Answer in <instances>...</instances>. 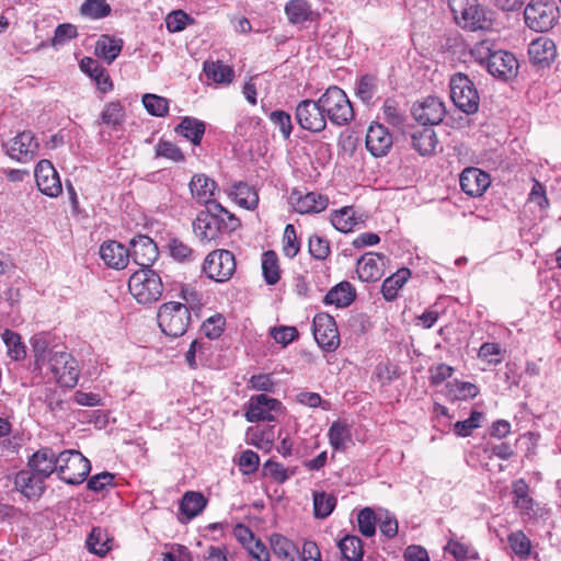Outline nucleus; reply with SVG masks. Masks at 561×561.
<instances>
[{
    "instance_id": "nucleus-12",
    "label": "nucleus",
    "mask_w": 561,
    "mask_h": 561,
    "mask_svg": "<svg viewBox=\"0 0 561 561\" xmlns=\"http://www.w3.org/2000/svg\"><path fill=\"white\" fill-rule=\"evenodd\" d=\"M313 336L322 350L335 351L340 345V335L334 318L328 313H318L313 318Z\"/></svg>"
},
{
    "instance_id": "nucleus-21",
    "label": "nucleus",
    "mask_w": 561,
    "mask_h": 561,
    "mask_svg": "<svg viewBox=\"0 0 561 561\" xmlns=\"http://www.w3.org/2000/svg\"><path fill=\"white\" fill-rule=\"evenodd\" d=\"M386 256L379 253L368 252L358 261L356 272L363 282H376L383 275Z\"/></svg>"
},
{
    "instance_id": "nucleus-20",
    "label": "nucleus",
    "mask_w": 561,
    "mask_h": 561,
    "mask_svg": "<svg viewBox=\"0 0 561 561\" xmlns=\"http://www.w3.org/2000/svg\"><path fill=\"white\" fill-rule=\"evenodd\" d=\"M459 182L461 190L467 195L478 197L486 191L491 180L486 172L478 168H467L461 172Z\"/></svg>"
},
{
    "instance_id": "nucleus-34",
    "label": "nucleus",
    "mask_w": 561,
    "mask_h": 561,
    "mask_svg": "<svg viewBox=\"0 0 561 561\" xmlns=\"http://www.w3.org/2000/svg\"><path fill=\"white\" fill-rule=\"evenodd\" d=\"M206 505L207 500L201 492L187 491L181 500L180 511L185 515L186 520H190L199 515Z\"/></svg>"
},
{
    "instance_id": "nucleus-10",
    "label": "nucleus",
    "mask_w": 561,
    "mask_h": 561,
    "mask_svg": "<svg viewBox=\"0 0 561 561\" xmlns=\"http://www.w3.org/2000/svg\"><path fill=\"white\" fill-rule=\"evenodd\" d=\"M203 271L210 279L227 282L236 271L234 255L228 250H215L206 256Z\"/></svg>"
},
{
    "instance_id": "nucleus-23",
    "label": "nucleus",
    "mask_w": 561,
    "mask_h": 561,
    "mask_svg": "<svg viewBox=\"0 0 561 561\" xmlns=\"http://www.w3.org/2000/svg\"><path fill=\"white\" fill-rule=\"evenodd\" d=\"M59 454H56L51 448H41L32 455L28 460L31 470L41 474L43 478H48L53 472L58 473Z\"/></svg>"
},
{
    "instance_id": "nucleus-5",
    "label": "nucleus",
    "mask_w": 561,
    "mask_h": 561,
    "mask_svg": "<svg viewBox=\"0 0 561 561\" xmlns=\"http://www.w3.org/2000/svg\"><path fill=\"white\" fill-rule=\"evenodd\" d=\"M559 8L552 0H530L524 9V22L535 32H548L558 22Z\"/></svg>"
},
{
    "instance_id": "nucleus-25",
    "label": "nucleus",
    "mask_w": 561,
    "mask_h": 561,
    "mask_svg": "<svg viewBox=\"0 0 561 561\" xmlns=\"http://www.w3.org/2000/svg\"><path fill=\"white\" fill-rule=\"evenodd\" d=\"M528 55L535 65L549 66L557 55L556 44L548 37L536 38L528 46Z\"/></svg>"
},
{
    "instance_id": "nucleus-6",
    "label": "nucleus",
    "mask_w": 561,
    "mask_h": 561,
    "mask_svg": "<svg viewBox=\"0 0 561 561\" xmlns=\"http://www.w3.org/2000/svg\"><path fill=\"white\" fill-rule=\"evenodd\" d=\"M450 99L461 112L470 115L479 110L480 96L473 81L465 73L457 72L449 81Z\"/></svg>"
},
{
    "instance_id": "nucleus-35",
    "label": "nucleus",
    "mask_w": 561,
    "mask_h": 561,
    "mask_svg": "<svg viewBox=\"0 0 561 561\" xmlns=\"http://www.w3.org/2000/svg\"><path fill=\"white\" fill-rule=\"evenodd\" d=\"M122 48L123 39L102 35L95 44V54L110 65L121 54Z\"/></svg>"
},
{
    "instance_id": "nucleus-36",
    "label": "nucleus",
    "mask_w": 561,
    "mask_h": 561,
    "mask_svg": "<svg viewBox=\"0 0 561 561\" xmlns=\"http://www.w3.org/2000/svg\"><path fill=\"white\" fill-rule=\"evenodd\" d=\"M203 70L207 77V79L214 81L219 84H229L232 82L234 77L233 69L225 65L222 61H205Z\"/></svg>"
},
{
    "instance_id": "nucleus-14",
    "label": "nucleus",
    "mask_w": 561,
    "mask_h": 561,
    "mask_svg": "<svg viewBox=\"0 0 561 561\" xmlns=\"http://www.w3.org/2000/svg\"><path fill=\"white\" fill-rule=\"evenodd\" d=\"M282 409V402L277 399L267 397L266 394L253 396L249 401L245 419L249 422H271L274 421L273 413L280 412Z\"/></svg>"
},
{
    "instance_id": "nucleus-39",
    "label": "nucleus",
    "mask_w": 561,
    "mask_h": 561,
    "mask_svg": "<svg viewBox=\"0 0 561 561\" xmlns=\"http://www.w3.org/2000/svg\"><path fill=\"white\" fill-rule=\"evenodd\" d=\"M337 547L346 561H363V541L355 535H346L339 542Z\"/></svg>"
},
{
    "instance_id": "nucleus-22",
    "label": "nucleus",
    "mask_w": 561,
    "mask_h": 561,
    "mask_svg": "<svg viewBox=\"0 0 561 561\" xmlns=\"http://www.w3.org/2000/svg\"><path fill=\"white\" fill-rule=\"evenodd\" d=\"M100 256L111 268L123 270L128 265L130 251L117 241H106L100 247Z\"/></svg>"
},
{
    "instance_id": "nucleus-63",
    "label": "nucleus",
    "mask_w": 561,
    "mask_h": 561,
    "mask_svg": "<svg viewBox=\"0 0 561 561\" xmlns=\"http://www.w3.org/2000/svg\"><path fill=\"white\" fill-rule=\"evenodd\" d=\"M78 32L77 27L72 24L65 23L60 24L55 30V35L53 38V45H64L65 43L69 42L70 39L77 37Z\"/></svg>"
},
{
    "instance_id": "nucleus-1",
    "label": "nucleus",
    "mask_w": 561,
    "mask_h": 561,
    "mask_svg": "<svg viewBox=\"0 0 561 561\" xmlns=\"http://www.w3.org/2000/svg\"><path fill=\"white\" fill-rule=\"evenodd\" d=\"M240 226V220L220 204L207 206L193 222L194 232L201 241L216 240L221 234L237 230Z\"/></svg>"
},
{
    "instance_id": "nucleus-53",
    "label": "nucleus",
    "mask_w": 561,
    "mask_h": 561,
    "mask_svg": "<svg viewBox=\"0 0 561 561\" xmlns=\"http://www.w3.org/2000/svg\"><path fill=\"white\" fill-rule=\"evenodd\" d=\"M377 92V78L371 75H364L358 80L355 93L364 103H369Z\"/></svg>"
},
{
    "instance_id": "nucleus-57",
    "label": "nucleus",
    "mask_w": 561,
    "mask_h": 561,
    "mask_svg": "<svg viewBox=\"0 0 561 561\" xmlns=\"http://www.w3.org/2000/svg\"><path fill=\"white\" fill-rule=\"evenodd\" d=\"M240 531L247 534L250 539L248 550L252 558L257 561H270V552L267 547L260 539H255L252 531L248 527H241Z\"/></svg>"
},
{
    "instance_id": "nucleus-62",
    "label": "nucleus",
    "mask_w": 561,
    "mask_h": 561,
    "mask_svg": "<svg viewBox=\"0 0 561 561\" xmlns=\"http://www.w3.org/2000/svg\"><path fill=\"white\" fill-rule=\"evenodd\" d=\"M270 118L272 123L279 128V131L282 133L284 138H289L293 130L290 115L284 111H274L271 113Z\"/></svg>"
},
{
    "instance_id": "nucleus-13",
    "label": "nucleus",
    "mask_w": 561,
    "mask_h": 561,
    "mask_svg": "<svg viewBox=\"0 0 561 561\" xmlns=\"http://www.w3.org/2000/svg\"><path fill=\"white\" fill-rule=\"evenodd\" d=\"M482 64L493 77L507 81L514 78L518 71V61L516 57L505 50L490 53L482 60Z\"/></svg>"
},
{
    "instance_id": "nucleus-18",
    "label": "nucleus",
    "mask_w": 561,
    "mask_h": 561,
    "mask_svg": "<svg viewBox=\"0 0 561 561\" xmlns=\"http://www.w3.org/2000/svg\"><path fill=\"white\" fill-rule=\"evenodd\" d=\"M393 144L388 129L379 123H373L366 134V148L374 157L386 156Z\"/></svg>"
},
{
    "instance_id": "nucleus-58",
    "label": "nucleus",
    "mask_w": 561,
    "mask_h": 561,
    "mask_svg": "<svg viewBox=\"0 0 561 561\" xmlns=\"http://www.w3.org/2000/svg\"><path fill=\"white\" fill-rule=\"evenodd\" d=\"M191 22L192 18L182 10L172 11L165 18V26L171 33L183 31Z\"/></svg>"
},
{
    "instance_id": "nucleus-50",
    "label": "nucleus",
    "mask_w": 561,
    "mask_h": 561,
    "mask_svg": "<svg viewBox=\"0 0 561 561\" xmlns=\"http://www.w3.org/2000/svg\"><path fill=\"white\" fill-rule=\"evenodd\" d=\"M142 104L150 115L164 117L169 113V100L163 96L147 93L142 96Z\"/></svg>"
},
{
    "instance_id": "nucleus-24",
    "label": "nucleus",
    "mask_w": 561,
    "mask_h": 561,
    "mask_svg": "<svg viewBox=\"0 0 561 561\" xmlns=\"http://www.w3.org/2000/svg\"><path fill=\"white\" fill-rule=\"evenodd\" d=\"M45 478L33 470H22L15 477V486L28 500H36L45 491Z\"/></svg>"
},
{
    "instance_id": "nucleus-48",
    "label": "nucleus",
    "mask_w": 561,
    "mask_h": 561,
    "mask_svg": "<svg viewBox=\"0 0 561 561\" xmlns=\"http://www.w3.org/2000/svg\"><path fill=\"white\" fill-rule=\"evenodd\" d=\"M336 505V497L325 492L313 493V511L317 518H327Z\"/></svg>"
},
{
    "instance_id": "nucleus-59",
    "label": "nucleus",
    "mask_w": 561,
    "mask_h": 561,
    "mask_svg": "<svg viewBox=\"0 0 561 561\" xmlns=\"http://www.w3.org/2000/svg\"><path fill=\"white\" fill-rule=\"evenodd\" d=\"M263 472L265 476L271 477L278 483H284L290 476L295 473V470L288 472V470L280 463L272 460H267L263 466Z\"/></svg>"
},
{
    "instance_id": "nucleus-8",
    "label": "nucleus",
    "mask_w": 561,
    "mask_h": 561,
    "mask_svg": "<svg viewBox=\"0 0 561 561\" xmlns=\"http://www.w3.org/2000/svg\"><path fill=\"white\" fill-rule=\"evenodd\" d=\"M46 367L59 386L73 388L78 383L80 369L77 359L70 353L60 350L49 359Z\"/></svg>"
},
{
    "instance_id": "nucleus-45",
    "label": "nucleus",
    "mask_w": 561,
    "mask_h": 561,
    "mask_svg": "<svg viewBox=\"0 0 561 561\" xmlns=\"http://www.w3.org/2000/svg\"><path fill=\"white\" fill-rule=\"evenodd\" d=\"M2 341L8 348V355L13 360H21L26 356V350L24 344L21 341V336L19 333L12 330H4L2 333Z\"/></svg>"
},
{
    "instance_id": "nucleus-37",
    "label": "nucleus",
    "mask_w": 561,
    "mask_h": 561,
    "mask_svg": "<svg viewBox=\"0 0 561 561\" xmlns=\"http://www.w3.org/2000/svg\"><path fill=\"white\" fill-rule=\"evenodd\" d=\"M411 276L409 268H400L391 276L387 277L381 285V294L383 298L391 301L397 298L398 291L407 283Z\"/></svg>"
},
{
    "instance_id": "nucleus-17",
    "label": "nucleus",
    "mask_w": 561,
    "mask_h": 561,
    "mask_svg": "<svg viewBox=\"0 0 561 561\" xmlns=\"http://www.w3.org/2000/svg\"><path fill=\"white\" fill-rule=\"evenodd\" d=\"M130 256L141 267H150L159 256L154 241L145 234L134 237L130 242Z\"/></svg>"
},
{
    "instance_id": "nucleus-43",
    "label": "nucleus",
    "mask_w": 561,
    "mask_h": 561,
    "mask_svg": "<svg viewBox=\"0 0 561 561\" xmlns=\"http://www.w3.org/2000/svg\"><path fill=\"white\" fill-rule=\"evenodd\" d=\"M262 272L268 285H275L280 278L277 254L268 250L262 254Z\"/></svg>"
},
{
    "instance_id": "nucleus-15",
    "label": "nucleus",
    "mask_w": 561,
    "mask_h": 561,
    "mask_svg": "<svg viewBox=\"0 0 561 561\" xmlns=\"http://www.w3.org/2000/svg\"><path fill=\"white\" fill-rule=\"evenodd\" d=\"M412 114L423 127H430L439 124L444 119L446 107L439 98L427 96L413 106Z\"/></svg>"
},
{
    "instance_id": "nucleus-44",
    "label": "nucleus",
    "mask_w": 561,
    "mask_h": 561,
    "mask_svg": "<svg viewBox=\"0 0 561 561\" xmlns=\"http://www.w3.org/2000/svg\"><path fill=\"white\" fill-rule=\"evenodd\" d=\"M101 123L113 128L121 126L125 119V108L119 101L107 103L100 116Z\"/></svg>"
},
{
    "instance_id": "nucleus-30",
    "label": "nucleus",
    "mask_w": 561,
    "mask_h": 561,
    "mask_svg": "<svg viewBox=\"0 0 561 561\" xmlns=\"http://www.w3.org/2000/svg\"><path fill=\"white\" fill-rule=\"evenodd\" d=\"M412 147L421 156H430L437 145V137L432 127H421L411 134Z\"/></svg>"
},
{
    "instance_id": "nucleus-41",
    "label": "nucleus",
    "mask_w": 561,
    "mask_h": 561,
    "mask_svg": "<svg viewBox=\"0 0 561 561\" xmlns=\"http://www.w3.org/2000/svg\"><path fill=\"white\" fill-rule=\"evenodd\" d=\"M508 545L519 559L525 560L531 554L533 543L523 530H516L507 536Z\"/></svg>"
},
{
    "instance_id": "nucleus-64",
    "label": "nucleus",
    "mask_w": 561,
    "mask_h": 561,
    "mask_svg": "<svg viewBox=\"0 0 561 561\" xmlns=\"http://www.w3.org/2000/svg\"><path fill=\"white\" fill-rule=\"evenodd\" d=\"M454 373V368L447 364H438L430 368V380L432 385H440L446 379L450 378Z\"/></svg>"
},
{
    "instance_id": "nucleus-52",
    "label": "nucleus",
    "mask_w": 561,
    "mask_h": 561,
    "mask_svg": "<svg viewBox=\"0 0 561 561\" xmlns=\"http://www.w3.org/2000/svg\"><path fill=\"white\" fill-rule=\"evenodd\" d=\"M156 158H165L173 162H183L185 156L179 146L169 140L160 139L154 147Z\"/></svg>"
},
{
    "instance_id": "nucleus-28",
    "label": "nucleus",
    "mask_w": 561,
    "mask_h": 561,
    "mask_svg": "<svg viewBox=\"0 0 561 561\" xmlns=\"http://www.w3.org/2000/svg\"><path fill=\"white\" fill-rule=\"evenodd\" d=\"M31 343L35 358V366L38 369L47 366L49 364V359L60 351L55 346H50L49 336L45 333L35 334L32 337Z\"/></svg>"
},
{
    "instance_id": "nucleus-7",
    "label": "nucleus",
    "mask_w": 561,
    "mask_h": 561,
    "mask_svg": "<svg viewBox=\"0 0 561 561\" xmlns=\"http://www.w3.org/2000/svg\"><path fill=\"white\" fill-rule=\"evenodd\" d=\"M91 470L90 461L78 450L59 453L58 478L68 484H80Z\"/></svg>"
},
{
    "instance_id": "nucleus-38",
    "label": "nucleus",
    "mask_w": 561,
    "mask_h": 561,
    "mask_svg": "<svg viewBox=\"0 0 561 561\" xmlns=\"http://www.w3.org/2000/svg\"><path fill=\"white\" fill-rule=\"evenodd\" d=\"M85 545L90 552L104 557L112 549V539L106 530L94 527L88 536Z\"/></svg>"
},
{
    "instance_id": "nucleus-61",
    "label": "nucleus",
    "mask_w": 561,
    "mask_h": 561,
    "mask_svg": "<svg viewBox=\"0 0 561 561\" xmlns=\"http://www.w3.org/2000/svg\"><path fill=\"white\" fill-rule=\"evenodd\" d=\"M224 325L225 319L220 314H217L204 321L202 325V331L208 339L214 340L221 335L224 331Z\"/></svg>"
},
{
    "instance_id": "nucleus-32",
    "label": "nucleus",
    "mask_w": 561,
    "mask_h": 561,
    "mask_svg": "<svg viewBox=\"0 0 561 561\" xmlns=\"http://www.w3.org/2000/svg\"><path fill=\"white\" fill-rule=\"evenodd\" d=\"M229 195L240 207L248 210H253L257 207L259 194L254 187L247 183L239 182L234 184Z\"/></svg>"
},
{
    "instance_id": "nucleus-51",
    "label": "nucleus",
    "mask_w": 561,
    "mask_h": 561,
    "mask_svg": "<svg viewBox=\"0 0 561 561\" xmlns=\"http://www.w3.org/2000/svg\"><path fill=\"white\" fill-rule=\"evenodd\" d=\"M330 445L334 450L344 449L346 442L350 439L351 434L348 426L342 422H333L329 428Z\"/></svg>"
},
{
    "instance_id": "nucleus-27",
    "label": "nucleus",
    "mask_w": 561,
    "mask_h": 561,
    "mask_svg": "<svg viewBox=\"0 0 561 561\" xmlns=\"http://www.w3.org/2000/svg\"><path fill=\"white\" fill-rule=\"evenodd\" d=\"M80 68L95 82L102 93H106L113 89V82L107 71L98 60L91 57H84L80 62Z\"/></svg>"
},
{
    "instance_id": "nucleus-49",
    "label": "nucleus",
    "mask_w": 561,
    "mask_h": 561,
    "mask_svg": "<svg viewBox=\"0 0 561 561\" xmlns=\"http://www.w3.org/2000/svg\"><path fill=\"white\" fill-rule=\"evenodd\" d=\"M331 222L335 229L344 233L352 231L358 225L352 207L336 210L331 218Z\"/></svg>"
},
{
    "instance_id": "nucleus-3",
    "label": "nucleus",
    "mask_w": 561,
    "mask_h": 561,
    "mask_svg": "<svg viewBox=\"0 0 561 561\" xmlns=\"http://www.w3.org/2000/svg\"><path fill=\"white\" fill-rule=\"evenodd\" d=\"M128 289L137 302L150 305L161 298L163 284L156 271L150 267H142L129 277Z\"/></svg>"
},
{
    "instance_id": "nucleus-60",
    "label": "nucleus",
    "mask_w": 561,
    "mask_h": 561,
    "mask_svg": "<svg viewBox=\"0 0 561 561\" xmlns=\"http://www.w3.org/2000/svg\"><path fill=\"white\" fill-rule=\"evenodd\" d=\"M270 334L276 343L286 346L298 337V330L295 327H274Z\"/></svg>"
},
{
    "instance_id": "nucleus-11",
    "label": "nucleus",
    "mask_w": 561,
    "mask_h": 561,
    "mask_svg": "<svg viewBox=\"0 0 561 561\" xmlns=\"http://www.w3.org/2000/svg\"><path fill=\"white\" fill-rule=\"evenodd\" d=\"M296 119L302 129L320 133L327 127L324 115L318 100H304L296 107Z\"/></svg>"
},
{
    "instance_id": "nucleus-19",
    "label": "nucleus",
    "mask_w": 561,
    "mask_h": 561,
    "mask_svg": "<svg viewBox=\"0 0 561 561\" xmlns=\"http://www.w3.org/2000/svg\"><path fill=\"white\" fill-rule=\"evenodd\" d=\"M38 149V142L31 131L18 134L8 147V153L19 162H28L34 159Z\"/></svg>"
},
{
    "instance_id": "nucleus-2",
    "label": "nucleus",
    "mask_w": 561,
    "mask_h": 561,
    "mask_svg": "<svg viewBox=\"0 0 561 561\" xmlns=\"http://www.w3.org/2000/svg\"><path fill=\"white\" fill-rule=\"evenodd\" d=\"M157 319L160 330L165 335L179 337L186 333L192 321V312L190 307L180 301H169L159 307Z\"/></svg>"
},
{
    "instance_id": "nucleus-47",
    "label": "nucleus",
    "mask_w": 561,
    "mask_h": 561,
    "mask_svg": "<svg viewBox=\"0 0 561 561\" xmlns=\"http://www.w3.org/2000/svg\"><path fill=\"white\" fill-rule=\"evenodd\" d=\"M106 0H85L80 7V14L91 20H100L111 14Z\"/></svg>"
},
{
    "instance_id": "nucleus-31",
    "label": "nucleus",
    "mask_w": 561,
    "mask_h": 561,
    "mask_svg": "<svg viewBox=\"0 0 561 561\" xmlns=\"http://www.w3.org/2000/svg\"><path fill=\"white\" fill-rule=\"evenodd\" d=\"M294 199V207L300 214L320 213L328 207V198L319 193L310 192Z\"/></svg>"
},
{
    "instance_id": "nucleus-46",
    "label": "nucleus",
    "mask_w": 561,
    "mask_h": 561,
    "mask_svg": "<svg viewBox=\"0 0 561 561\" xmlns=\"http://www.w3.org/2000/svg\"><path fill=\"white\" fill-rule=\"evenodd\" d=\"M271 547L274 554L280 561L289 557H299V551L295 543L282 535L276 534L271 537Z\"/></svg>"
},
{
    "instance_id": "nucleus-33",
    "label": "nucleus",
    "mask_w": 561,
    "mask_h": 561,
    "mask_svg": "<svg viewBox=\"0 0 561 561\" xmlns=\"http://www.w3.org/2000/svg\"><path fill=\"white\" fill-rule=\"evenodd\" d=\"M175 133L180 134L190 140L193 145L197 146L201 144L205 134V124L195 117L186 116L175 127Z\"/></svg>"
},
{
    "instance_id": "nucleus-40",
    "label": "nucleus",
    "mask_w": 561,
    "mask_h": 561,
    "mask_svg": "<svg viewBox=\"0 0 561 561\" xmlns=\"http://www.w3.org/2000/svg\"><path fill=\"white\" fill-rule=\"evenodd\" d=\"M285 13L289 23L300 24L311 20V5L307 0H290L285 5Z\"/></svg>"
},
{
    "instance_id": "nucleus-9",
    "label": "nucleus",
    "mask_w": 561,
    "mask_h": 561,
    "mask_svg": "<svg viewBox=\"0 0 561 561\" xmlns=\"http://www.w3.org/2000/svg\"><path fill=\"white\" fill-rule=\"evenodd\" d=\"M455 21L461 27L477 31L484 28L486 18L477 0H448Z\"/></svg>"
},
{
    "instance_id": "nucleus-29",
    "label": "nucleus",
    "mask_w": 561,
    "mask_h": 561,
    "mask_svg": "<svg viewBox=\"0 0 561 561\" xmlns=\"http://www.w3.org/2000/svg\"><path fill=\"white\" fill-rule=\"evenodd\" d=\"M355 288L348 282H341L332 287L324 296L325 305H334L336 308L348 307L355 299Z\"/></svg>"
},
{
    "instance_id": "nucleus-26",
    "label": "nucleus",
    "mask_w": 561,
    "mask_h": 561,
    "mask_svg": "<svg viewBox=\"0 0 561 561\" xmlns=\"http://www.w3.org/2000/svg\"><path fill=\"white\" fill-rule=\"evenodd\" d=\"M216 182L205 174L193 175L190 182V191L192 196L201 204H205L206 207L210 204H218L213 199L216 191Z\"/></svg>"
},
{
    "instance_id": "nucleus-16",
    "label": "nucleus",
    "mask_w": 561,
    "mask_h": 561,
    "mask_svg": "<svg viewBox=\"0 0 561 561\" xmlns=\"http://www.w3.org/2000/svg\"><path fill=\"white\" fill-rule=\"evenodd\" d=\"M38 190L49 196L57 197L62 192V185L57 171L48 160H41L34 171Z\"/></svg>"
},
{
    "instance_id": "nucleus-55",
    "label": "nucleus",
    "mask_w": 561,
    "mask_h": 561,
    "mask_svg": "<svg viewBox=\"0 0 561 561\" xmlns=\"http://www.w3.org/2000/svg\"><path fill=\"white\" fill-rule=\"evenodd\" d=\"M300 251V241L297 237L294 225L288 224L283 234V253L289 259H294Z\"/></svg>"
},
{
    "instance_id": "nucleus-42",
    "label": "nucleus",
    "mask_w": 561,
    "mask_h": 561,
    "mask_svg": "<svg viewBox=\"0 0 561 561\" xmlns=\"http://www.w3.org/2000/svg\"><path fill=\"white\" fill-rule=\"evenodd\" d=\"M168 250L170 256L181 263L191 262L195 259L194 249L184 240L178 237H172L169 239Z\"/></svg>"
},
{
    "instance_id": "nucleus-54",
    "label": "nucleus",
    "mask_w": 561,
    "mask_h": 561,
    "mask_svg": "<svg viewBox=\"0 0 561 561\" xmlns=\"http://www.w3.org/2000/svg\"><path fill=\"white\" fill-rule=\"evenodd\" d=\"M377 517L373 508L365 507L357 514L359 533L365 537H373L376 534Z\"/></svg>"
},
{
    "instance_id": "nucleus-4",
    "label": "nucleus",
    "mask_w": 561,
    "mask_h": 561,
    "mask_svg": "<svg viewBox=\"0 0 561 561\" xmlns=\"http://www.w3.org/2000/svg\"><path fill=\"white\" fill-rule=\"evenodd\" d=\"M327 119L333 125L344 126L354 118V110L346 93L339 87L332 85L318 99Z\"/></svg>"
},
{
    "instance_id": "nucleus-56",
    "label": "nucleus",
    "mask_w": 561,
    "mask_h": 561,
    "mask_svg": "<svg viewBox=\"0 0 561 561\" xmlns=\"http://www.w3.org/2000/svg\"><path fill=\"white\" fill-rule=\"evenodd\" d=\"M308 250L310 255L319 261H324L331 252L329 241L318 234H312L309 237Z\"/></svg>"
}]
</instances>
